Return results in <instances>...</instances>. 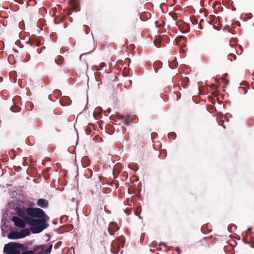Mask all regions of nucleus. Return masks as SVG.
<instances>
[{"mask_svg": "<svg viewBox=\"0 0 254 254\" xmlns=\"http://www.w3.org/2000/svg\"><path fill=\"white\" fill-rule=\"evenodd\" d=\"M52 245H50L47 250H46V251H45V254H49L52 251Z\"/></svg>", "mask_w": 254, "mask_h": 254, "instance_id": "6e6552de", "label": "nucleus"}, {"mask_svg": "<svg viewBox=\"0 0 254 254\" xmlns=\"http://www.w3.org/2000/svg\"><path fill=\"white\" fill-rule=\"evenodd\" d=\"M12 221L14 222L15 225L17 227L20 228H23L25 227V222L18 217H13L12 218Z\"/></svg>", "mask_w": 254, "mask_h": 254, "instance_id": "39448f33", "label": "nucleus"}, {"mask_svg": "<svg viewBox=\"0 0 254 254\" xmlns=\"http://www.w3.org/2000/svg\"><path fill=\"white\" fill-rule=\"evenodd\" d=\"M23 249L24 246L21 244L9 243L5 245L3 251L6 254H19Z\"/></svg>", "mask_w": 254, "mask_h": 254, "instance_id": "f03ea898", "label": "nucleus"}, {"mask_svg": "<svg viewBox=\"0 0 254 254\" xmlns=\"http://www.w3.org/2000/svg\"><path fill=\"white\" fill-rule=\"evenodd\" d=\"M33 252L32 251H28L22 253L21 254H33Z\"/></svg>", "mask_w": 254, "mask_h": 254, "instance_id": "9d476101", "label": "nucleus"}, {"mask_svg": "<svg viewBox=\"0 0 254 254\" xmlns=\"http://www.w3.org/2000/svg\"><path fill=\"white\" fill-rule=\"evenodd\" d=\"M37 204L41 207H45L48 205V202L44 199H40L37 201Z\"/></svg>", "mask_w": 254, "mask_h": 254, "instance_id": "423d86ee", "label": "nucleus"}, {"mask_svg": "<svg viewBox=\"0 0 254 254\" xmlns=\"http://www.w3.org/2000/svg\"><path fill=\"white\" fill-rule=\"evenodd\" d=\"M17 214L32 226L31 231L33 233H40L47 227L46 222L48 217L40 208H20L17 210Z\"/></svg>", "mask_w": 254, "mask_h": 254, "instance_id": "f257e3e1", "label": "nucleus"}, {"mask_svg": "<svg viewBox=\"0 0 254 254\" xmlns=\"http://www.w3.org/2000/svg\"><path fill=\"white\" fill-rule=\"evenodd\" d=\"M40 247L42 248V249H43V246H41Z\"/></svg>", "mask_w": 254, "mask_h": 254, "instance_id": "f8f14e48", "label": "nucleus"}, {"mask_svg": "<svg viewBox=\"0 0 254 254\" xmlns=\"http://www.w3.org/2000/svg\"><path fill=\"white\" fill-rule=\"evenodd\" d=\"M11 110H12L13 112H14L12 108H11Z\"/></svg>", "mask_w": 254, "mask_h": 254, "instance_id": "ddd939ff", "label": "nucleus"}, {"mask_svg": "<svg viewBox=\"0 0 254 254\" xmlns=\"http://www.w3.org/2000/svg\"><path fill=\"white\" fill-rule=\"evenodd\" d=\"M70 5L72 8L76 9L77 5V1L76 0H72L70 2Z\"/></svg>", "mask_w": 254, "mask_h": 254, "instance_id": "0eeeda50", "label": "nucleus"}, {"mask_svg": "<svg viewBox=\"0 0 254 254\" xmlns=\"http://www.w3.org/2000/svg\"><path fill=\"white\" fill-rule=\"evenodd\" d=\"M124 241V238L121 237L113 242L112 246L111 251L114 254H116L118 253V249L121 247H123Z\"/></svg>", "mask_w": 254, "mask_h": 254, "instance_id": "20e7f679", "label": "nucleus"}, {"mask_svg": "<svg viewBox=\"0 0 254 254\" xmlns=\"http://www.w3.org/2000/svg\"><path fill=\"white\" fill-rule=\"evenodd\" d=\"M30 231L27 229H24L20 232H11L8 235V238L10 239H17L23 238L30 234Z\"/></svg>", "mask_w": 254, "mask_h": 254, "instance_id": "7ed1b4c3", "label": "nucleus"}, {"mask_svg": "<svg viewBox=\"0 0 254 254\" xmlns=\"http://www.w3.org/2000/svg\"><path fill=\"white\" fill-rule=\"evenodd\" d=\"M184 38L183 37H182V36H180L179 37H177L176 38V42L177 43H178L179 42L181 41V40H182V39H184Z\"/></svg>", "mask_w": 254, "mask_h": 254, "instance_id": "1a4fd4ad", "label": "nucleus"}, {"mask_svg": "<svg viewBox=\"0 0 254 254\" xmlns=\"http://www.w3.org/2000/svg\"><path fill=\"white\" fill-rule=\"evenodd\" d=\"M56 20H57V19H56H56H55V22L56 23H57V22H56Z\"/></svg>", "mask_w": 254, "mask_h": 254, "instance_id": "9b49d317", "label": "nucleus"}]
</instances>
